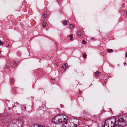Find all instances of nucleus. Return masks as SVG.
<instances>
[{"label": "nucleus", "mask_w": 127, "mask_h": 127, "mask_svg": "<svg viewBox=\"0 0 127 127\" xmlns=\"http://www.w3.org/2000/svg\"><path fill=\"white\" fill-rule=\"evenodd\" d=\"M125 118L126 119L125 120L121 118L118 119V121H119L120 127H123L127 124V116L125 117Z\"/></svg>", "instance_id": "20e7f679"}, {"label": "nucleus", "mask_w": 127, "mask_h": 127, "mask_svg": "<svg viewBox=\"0 0 127 127\" xmlns=\"http://www.w3.org/2000/svg\"><path fill=\"white\" fill-rule=\"evenodd\" d=\"M67 20H64V25H67Z\"/></svg>", "instance_id": "a211bd4d"}, {"label": "nucleus", "mask_w": 127, "mask_h": 127, "mask_svg": "<svg viewBox=\"0 0 127 127\" xmlns=\"http://www.w3.org/2000/svg\"><path fill=\"white\" fill-rule=\"evenodd\" d=\"M69 36L70 37V40H71L73 38V36L72 35H69Z\"/></svg>", "instance_id": "4468645a"}, {"label": "nucleus", "mask_w": 127, "mask_h": 127, "mask_svg": "<svg viewBox=\"0 0 127 127\" xmlns=\"http://www.w3.org/2000/svg\"><path fill=\"white\" fill-rule=\"evenodd\" d=\"M62 23H63V24H64V21H62Z\"/></svg>", "instance_id": "7c9ffc66"}, {"label": "nucleus", "mask_w": 127, "mask_h": 127, "mask_svg": "<svg viewBox=\"0 0 127 127\" xmlns=\"http://www.w3.org/2000/svg\"><path fill=\"white\" fill-rule=\"evenodd\" d=\"M82 92L80 91H79V94H81Z\"/></svg>", "instance_id": "393cba45"}, {"label": "nucleus", "mask_w": 127, "mask_h": 127, "mask_svg": "<svg viewBox=\"0 0 127 127\" xmlns=\"http://www.w3.org/2000/svg\"><path fill=\"white\" fill-rule=\"evenodd\" d=\"M62 71V72L61 73H63V71Z\"/></svg>", "instance_id": "2f4dec72"}, {"label": "nucleus", "mask_w": 127, "mask_h": 127, "mask_svg": "<svg viewBox=\"0 0 127 127\" xmlns=\"http://www.w3.org/2000/svg\"><path fill=\"white\" fill-rule=\"evenodd\" d=\"M42 21V26L44 27H46V25H47V23L46 22L44 21Z\"/></svg>", "instance_id": "423d86ee"}, {"label": "nucleus", "mask_w": 127, "mask_h": 127, "mask_svg": "<svg viewBox=\"0 0 127 127\" xmlns=\"http://www.w3.org/2000/svg\"><path fill=\"white\" fill-rule=\"evenodd\" d=\"M99 73H100L99 72L97 71L95 72V76H96L98 77V76H99L98 74Z\"/></svg>", "instance_id": "9b49d317"}, {"label": "nucleus", "mask_w": 127, "mask_h": 127, "mask_svg": "<svg viewBox=\"0 0 127 127\" xmlns=\"http://www.w3.org/2000/svg\"><path fill=\"white\" fill-rule=\"evenodd\" d=\"M64 66L66 68L65 69L64 68V70L65 69H67V68L68 67L67 66V63L64 64Z\"/></svg>", "instance_id": "f8f14e48"}, {"label": "nucleus", "mask_w": 127, "mask_h": 127, "mask_svg": "<svg viewBox=\"0 0 127 127\" xmlns=\"http://www.w3.org/2000/svg\"><path fill=\"white\" fill-rule=\"evenodd\" d=\"M23 120L20 118L12 120L9 123L7 127H22L23 125Z\"/></svg>", "instance_id": "f03ea898"}, {"label": "nucleus", "mask_w": 127, "mask_h": 127, "mask_svg": "<svg viewBox=\"0 0 127 127\" xmlns=\"http://www.w3.org/2000/svg\"><path fill=\"white\" fill-rule=\"evenodd\" d=\"M124 65H125V64H126V63H124Z\"/></svg>", "instance_id": "c85d7f7f"}, {"label": "nucleus", "mask_w": 127, "mask_h": 127, "mask_svg": "<svg viewBox=\"0 0 127 127\" xmlns=\"http://www.w3.org/2000/svg\"><path fill=\"white\" fill-rule=\"evenodd\" d=\"M82 44H85L86 43V42L84 40H83L82 41Z\"/></svg>", "instance_id": "aec40b11"}, {"label": "nucleus", "mask_w": 127, "mask_h": 127, "mask_svg": "<svg viewBox=\"0 0 127 127\" xmlns=\"http://www.w3.org/2000/svg\"><path fill=\"white\" fill-rule=\"evenodd\" d=\"M8 46H9V44H8Z\"/></svg>", "instance_id": "72a5a7b5"}, {"label": "nucleus", "mask_w": 127, "mask_h": 127, "mask_svg": "<svg viewBox=\"0 0 127 127\" xmlns=\"http://www.w3.org/2000/svg\"><path fill=\"white\" fill-rule=\"evenodd\" d=\"M25 109H26V107H25Z\"/></svg>", "instance_id": "473e14b6"}, {"label": "nucleus", "mask_w": 127, "mask_h": 127, "mask_svg": "<svg viewBox=\"0 0 127 127\" xmlns=\"http://www.w3.org/2000/svg\"><path fill=\"white\" fill-rule=\"evenodd\" d=\"M14 106H15V105H14V106H13V107H14Z\"/></svg>", "instance_id": "e433bc0d"}, {"label": "nucleus", "mask_w": 127, "mask_h": 127, "mask_svg": "<svg viewBox=\"0 0 127 127\" xmlns=\"http://www.w3.org/2000/svg\"><path fill=\"white\" fill-rule=\"evenodd\" d=\"M60 12L61 13L62 12V10H61L60 11Z\"/></svg>", "instance_id": "a878e982"}, {"label": "nucleus", "mask_w": 127, "mask_h": 127, "mask_svg": "<svg viewBox=\"0 0 127 127\" xmlns=\"http://www.w3.org/2000/svg\"><path fill=\"white\" fill-rule=\"evenodd\" d=\"M53 121L54 124H60L62 125L64 122L62 120V116L59 114L53 118Z\"/></svg>", "instance_id": "7ed1b4c3"}, {"label": "nucleus", "mask_w": 127, "mask_h": 127, "mask_svg": "<svg viewBox=\"0 0 127 127\" xmlns=\"http://www.w3.org/2000/svg\"><path fill=\"white\" fill-rule=\"evenodd\" d=\"M3 42L1 41L0 39V46L2 45L3 44Z\"/></svg>", "instance_id": "6ab92c4d"}, {"label": "nucleus", "mask_w": 127, "mask_h": 127, "mask_svg": "<svg viewBox=\"0 0 127 127\" xmlns=\"http://www.w3.org/2000/svg\"><path fill=\"white\" fill-rule=\"evenodd\" d=\"M77 35L78 36H80L81 34V31H79L77 33Z\"/></svg>", "instance_id": "1a4fd4ad"}, {"label": "nucleus", "mask_w": 127, "mask_h": 127, "mask_svg": "<svg viewBox=\"0 0 127 127\" xmlns=\"http://www.w3.org/2000/svg\"><path fill=\"white\" fill-rule=\"evenodd\" d=\"M69 27L71 29H73L74 28V26L73 25L71 24H70L69 25Z\"/></svg>", "instance_id": "ddd939ff"}, {"label": "nucleus", "mask_w": 127, "mask_h": 127, "mask_svg": "<svg viewBox=\"0 0 127 127\" xmlns=\"http://www.w3.org/2000/svg\"><path fill=\"white\" fill-rule=\"evenodd\" d=\"M37 126L38 127L39 126H37V125L36 124L35 125H34V126H32V127H37Z\"/></svg>", "instance_id": "412c9836"}, {"label": "nucleus", "mask_w": 127, "mask_h": 127, "mask_svg": "<svg viewBox=\"0 0 127 127\" xmlns=\"http://www.w3.org/2000/svg\"><path fill=\"white\" fill-rule=\"evenodd\" d=\"M16 103H17V104H19V103H18V102H16Z\"/></svg>", "instance_id": "cd10ccee"}, {"label": "nucleus", "mask_w": 127, "mask_h": 127, "mask_svg": "<svg viewBox=\"0 0 127 127\" xmlns=\"http://www.w3.org/2000/svg\"><path fill=\"white\" fill-rule=\"evenodd\" d=\"M86 127H92L91 125H86Z\"/></svg>", "instance_id": "4be33fe9"}, {"label": "nucleus", "mask_w": 127, "mask_h": 127, "mask_svg": "<svg viewBox=\"0 0 127 127\" xmlns=\"http://www.w3.org/2000/svg\"><path fill=\"white\" fill-rule=\"evenodd\" d=\"M12 92L13 94H15L16 93V91L14 90L13 88H12Z\"/></svg>", "instance_id": "dca6fc26"}, {"label": "nucleus", "mask_w": 127, "mask_h": 127, "mask_svg": "<svg viewBox=\"0 0 127 127\" xmlns=\"http://www.w3.org/2000/svg\"><path fill=\"white\" fill-rule=\"evenodd\" d=\"M126 14H127V11H126Z\"/></svg>", "instance_id": "c756f323"}, {"label": "nucleus", "mask_w": 127, "mask_h": 127, "mask_svg": "<svg viewBox=\"0 0 127 127\" xmlns=\"http://www.w3.org/2000/svg\"><path fill=\"white\" fill-rule=\"evenodd\" d=\"M83 58H86V56H87L86 54H83Z\"/></svg>", "instance_id": "f3484780"}, {"label": "nucleus", "mask_w": 127, "mask_h": 127, "mask_svg": "<svg viewBox=\"0 0 127 127\" xmlns=\"http://www.w3.org/2000/svg\"><path fill=\"white\" fill-rule=\"evenodd\" d=\"M63 66H62V68H61V69H59V71H60V72H61V71H60V70H61L62 69H63Z\"/></svg>", "instance_id": "5701e85b"}, {"label": "nucleus", "mask_w": 127, "mask_h": 127, "mask_svg": "<svg viewBox=\"0 0 127 127\" xmlns=\"http://www.w3.org/2000/svg\"><path fill=\"white\" fill-rule=\"evenodd\" d=\"M127 57V52L126 53V54H125V57Z\"/></svg>", "instance_id": "b1692460"}, {"label": "nucleus", "mask_w": 127, "mask_h": 127, "mask_svg": "<svg viewBox=\"0 0 127 127\" xmlns=\"http://www.w3.org/2000/svg\"><path fill=\"white\" fill-rule=\"evenodd\" d=\"M94 39V38H91V40H92V39Z\"/></svg>", "instance_id": "bb28decb"}, {"label": "nucleus", "mask_w": 127, "mask_h": 127, "mask_svg": "<svg viewBox=\"0 0 127 127\" xmlns=\"http://www.w3.org/2000/svg\"><path fill=\"white\" fill-rule=\"evenodd\" d=\"M10 82L11 85H13L14 83V80L13 79L11 78L10 79Z\"/></svg>", "instance_id": "6e6552de"}, {"label": "nucleus", "mask_w": 127, "mask_h": 127, "mask_svg": "<svg viewBox=\"0 0 127 127\" xmlns=\"http://www.w3.org/2000/svg\"><path fill=\"white\" fill-rule=\"evenodd\" d=\"M11 64V66H12V67H13V68H14V67H15L17 65L16 62H13Z\"/></svg>", "instance_id": "0eeeda50"}, {"label": "nucleus", "mask_w": 127, "mask_h": 127, "mask_svg": "<svg viewBox=\"0 0 127 127\" xmlns=\"http://www.w3.org/2000/svg\"><path fill=\"white\" fill-rule=\"evenodd\" d=\"M63 125L62 127H63Z\"/></svg>", "instance_id": "c9c22d12"}, {"label": "nucleus", "mask_w": 127, "mask_h": 127, "mask_svg": "<svg viewBox=\"0 0 127 127\" xmlns=\"http://www.w3.org/2000/svg\"><path fill=\"white\" fill-rule=\"evenodd\" d=\"M68 117L64 114V127H69L68 124Z\"/></svg>", "instance_id": "39448f33"}, {"label": "nucleus", "mask_w": 127, "mask_h": 127, "mask_svg": "<svg viewBox=\"0 0 127 127\" xmlns=\"http://www.w3.org/2000/svg\"><path fill=\"white\" fill-rule=\"evenodd\" d=\"M42 127H44L43 126H42Z\"/></svg>", "instance_id": "f704fd0d"}, {"label": "nucleus", "mask_w": 127, "mask_h": 127, "mask_svg": "<svg viewBox=\"0 0 127 127\" xmlns=\"http://www.w3.org/2000/svg\"><path fill=\"white\" fill-rule=\"evenodd\" d=\"M42 17L43 18H46L47 17V15L46 14H43L42 16Z\"/></svg>", "instance_id": "2eb2a0df"}, {"label": "nucleus", "mask_w": 127, "mask_h": 127, "mask_svg": "<svg viewBox=\"0 0 127 127\" xmlns=\"http://www.w3.org/2000/svg\"><path fill=\"white\" fill-rule=\"evenodd\" d=\"M118 118L108 119L105 122L104 127H120Z\"/></svg>", "instance_id": "f257e3e1"}, {"label": "nucleus", "mask_w": 127, "mask_h": 127, "mask_svg": "<svg viewBox=\"0 0 127 127\" xmlns=\"http://www.w3.org/2000/svg\"><path fill=\"white\" fill-rule=\"evenodd\" d=\"M107 51L109 53L113 52V50L112 49H109L107 50Z\"/></svg>", "instance_id": "9d476101"}]
</instances>
